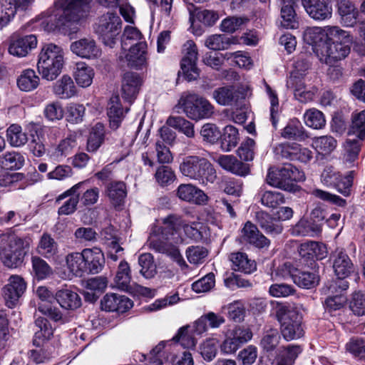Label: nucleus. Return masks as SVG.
<instances>
[{
  "mask_svg": "<svg viewBox=\"0 0 365 365\" xmlns=\"http://www.w3.org/2000/svg\"><path fill=\"white\" fill-rule=\"evenodd\" d=\"M92 0H56L53 6L42 14L41 27L47 32L74 29L72 26L84 17Z\"/></svg>",
  "mask_w": 365,
  "mask_h": 365,
  "instance_id": "obj_1",
  "label": "nucleus"
},
{
  "mask_svg": "<svg viewBox=\"0 0 365 365\" xmlns=\"http://www.w3.org/2000/svg\"><path fill=\"white\" fill-rule=\"evenodd\" d=\"M299 253L303 258L311 259L314 263V259H322L327 257V249L324 244L315 241H307L301 244Z\"/></svg>",
  "mask_w": 365,
  "mask_h": 365,
  "instance_id": "obj_30",
  "label": "nucleus"
},
{
  "mask_svg": "<svg viewBox=\"0 0 365 365\" xmlns=\"http://www.w3.org/2000/svg\"><path fill=\"white\" fill-rule=\"evenodd\" d=\"M85 264V273L98 274L103 268L105 258L103 252L98 247L83 250Z\"/></svg>",
  "mask_w": 365,
  "mask_h": 365,
  "instance_id": "obj_24",
  "label": "nucleus"
},
{
  "mask_svg": "<svg viewBox=\"0 0 365 365\" xmlns=\"http://www.w3.org/2000/svg\"><path fill=\"white\" fill-rule=\"evenodd\" d=\"M6 138L13 147L24 145L28 140L26 134L22 132L21 127L17 124H12L7 128Z\"/></svg>",
  "mask_w": 365,
  "mask_h": 365,
  "instance_id": "obj_54",
  "label": "nucleus"
},
{
  "mask_svg": "<svg viewBox=\"0 0 365 365\" xmlns=\"http://www.w3.org/2000/svg\"><path fill=\"white\" fill-rule=\"evenodd\" d=\"M8 282V284L3 288V296L6 305L9 308H13L17 304L19 298L24 293L26 289V283L19 275L11 276Z\"/></svg>",
  "mask_w": 365,
  "mask_h": 365,
  "instance_id": "obj_14",
  "label": "nucleus"
},
{
  "mask_svg": "<svg viewBox=\"0 0 365 365\" xmlns=\"http://www.w3.org/2000/svg\"><path fill=\"white\" fill-rule=\"evenodd\" d=\"M281 336L276 329H269L264 331L262 336L259 346L264 351H274L279 344Z\"/></svg>",
  "mask_w": 365,
  "mask_h": 365,
  "instance_id": "obj_50",
  "label": "nucleus"
},
{
  "mask_svg": "<svg viewBox=\"0 0 365 365\" xmlns=\"http://www.w3.org/2000/svg\"><path fill=\"white\" fill-rule=\"evenodd\" d=\"M344 33L330 38L323 47H317V56L321 62L332 66L347 56L352 39L348 31L344 30Z\"/></svg>",
  "mask_w": 365,
  "mask_h": 365,
  "instance_id": "obj_6",
  "label": "nucleus"
},
{
  "mask_svg": "<svg viewBox=\"0 0 365 365\" xmlns=\"http://www.w3.org/2000/svg\"><path fill=\"white\" fill-rule=\"evenodd\" d=\"M31 262L33 272L38 279H44L52 274L51 267L40 257H33Z\"/></svg>",
  "mask_w": 365,
  "mask_h": 365,
  "instance_id": "obj_57",
  "label": "nucleus"
},
{
  "mask_svg": "<svg viewBox=\"0 0 365 365\" xmlns=\"http://www.w3.org/2000/svg\"><path fill=\"white\" fill-rule=\"evenodd\" d=\"M293 1L283 0L280 11L281 26L285 29H294L297 27V14L294 8Z\"/></svg>",
  "mask_w": 365,
  "mask_h": 365,
  "instance_id": "obj_42",
  "label": "nucleus"
},
{
  "mask_svg": "<svg viewBox=\"0 0 365 365\" xmlns=\"http://www.w3.org/2000/svg\"><path fill=\"white\" fill-rule=\"evenodd\" d=\"M346 350L355 359L365 361V341L363 339H351L346 344Z\"/></svg>",
  "mask_w": 365,
  "mask_h": 365,
  "instance_id": "obj_58",
  "label": "nucleus"
},
{
  "mask_svg": "<svg viewBox=\"0 0 365 365\" xmlns=\"http://www.w3.org/2000/svg\"><path fill=\"white\" fill-rule=\"evenodd\" d=\"M349 287L346 280L336 279L329 287V293L331 294L324 301V306L329 312L339 310L346 302V297L343 293Z\"/></svg>",
  "mask_w": 365,
  "mask_h": 365,
  "instance_id": "obj_12",
  "label": "nucleus"
},
{
  "mask_svg": "<svg viewBox=\"0 0 365 365\" xmlns=\"http://www.w3.org/2000/svg\"><path fill=\"white\" fill-rule=\"evenodd\" d=\"M11 1H0V29L5 27L14 17L17 11Z\"/></svg>",
  "mask_w": 365,
  "mask_h": 365,
  "instance_id": "obj_61",
  "label": "nucleus"
},
{
  "mask_svg": "<svg viewBox=\"0 0 365 365\" xmlns=\"http://www.w3.org/2000/svg\"><path fill=\"white\" fill-rule=\"evenodd\" d=\"M256 221L264 232L271 236H277L283 231L282 223L264 211L256 213Z\"/></svg>",
  "mask_w": 365,
  "mask_h": 365,
  "instance_id": "obj_32",
  "label": "nucleus"
},
{
  "mask_svg": "<svg viewBox=\"0 0 365 365\" xmlns=\"http://www.w3.org/2000/svg\"><path fill=\"white\" fill-rule=\"evenodd\" d=\"M24 161V157L15 151L0 155V165L6 170H19L23 167Z\"/></svg>",
  "mask_w": 365,
  "mask_h": 365,
  "instance_id": "obj_47",
  "label": "nucleus"
},
{
  "mask_svg": "<svg viewBox=\"0 0 365 365\" xmlns=\"http://www.w3.org/2000/svg\"><path fill=\"white\" fill-rule=\"evenodd\" d=\"M276 316L280 323L281 334L286 341L297 339L303 336L302 316L297 309L280 306Z\"/></svg>",
  "mask_w": 365,
  "mask_h": 365,
  "instance_id": "obj_8",
  "label": "nucleus"
},
{
  "mask_svg": "<svg viewBox=\"0 0 365 365\" xmlns=\"http://www.w3.org/2000/svg\"><path fill=\"white\" fill-rule=\"evenodd\" d=\"M239 139L237 129L233 125H227L222 136V148L230 151L237 145Z\"/></svg>",
  "mask_w": 365,
  "mask_h": 365,
  "instance_id": "obj_55",
  "label": "nucleus"
},
{
  "mask_svg": "<svg viewBox=\"0 0 365 365\" xmlns=\"http://www.w3.org/2000/svg\"><path fill=\"white\" fill-rule=\"evenodd\" d=\"M349 135L363 140L365 138V110L359 113H353L351 124L348 132Z\"/></svg>",
  "mask_w": 365,
  "mask_h": 365,
  "instance_id": "obj_49",
  "label": "nucleus"
},
{
  "mask_svg": "<svg viewBox=\"0 0 365 365\" xmlns=\"http://www.w3.org/2000/svg\"><path fill=\"white\" fill-rule=\"evenodd\" d=\"M175 359V354L168 341H162L153 348L149 355L148 365H163L165 363L172 362Z\"/></svg>",
  "mask_w": 365,
  "mask_h": 365,
  "instance_id": "obj_27",
  "label": "nucleus"
},
{
  "mask_svg": "<svg viewBox=\"0 0 365 365\" xmlns=\"http://www.w3.org/2000/svg\"><path fill=\"white\" fill-rule=\"evenodd\" d=\"M40 78L33 69H26L17 79V85L20 90L29 92L35 90L39 85Z\"/></svg>",
  "mask_w": 365,
  "mask_h": 365,
  "instance_id": "obj_44",
  "label": "nucleus"
},
{
  "mask_svg": "<svg viewBox=\"0 0 365 365\" xmlns=\"http://www.w3.org/2000/svg\"><path fill=\"white\" fill-rule=\"evenodd\" d=\"M85 184L86 181L80 182L58 197L56 202L72 196L58 208V213L59 215H69L75 212L79 202V194L77 192Z\"/></svg>",
  "mask_w": 365,
  "mask_h": 365,
  "instance_id": "obj_22",
  "label": "nucleus"
},
{
  "mask_svg": "<svg viewBox=\"0 0 365 365\" xmlns=\"http://www.w3.org/2000/svg\"><path fill=\"white\" fill-rule=\"evenodd\" d=\"M242 237L245 242L257 248L267 247L270 245L269 240L250 221H247L242 229Z\"/></svg>",
  "mask_w": 365,
  "mask_h": 365,
  "instance_id": "obj_28",
  "label": "nucleus"
},
{
  "mask_svg": "<svg viewBox=\"0 0 365 365\" xmlns=\"http://www.w3.org/2000/svg\"><path fill=\"white\" fill-rule=\"evenodd\" d=\"M183 57L181 60L180 68L188 81L195 80L199 76V71L196 66L198 51L195 42L187 41L182 46Z\"/></svg>",
  "mask_w": 365,
  "mask_h": 365,
  "instance_id": "obj_11",
  "label": "nucleus"
},
{
  "mask_svg": "<svg viewBox=\"0 0 365 365\" xmlns=\"http://www.w3.org/2000/svg\"><path fill=\"white\" fill-rule=\"evenodd\" d=\"M293 282L301 288L311 289L319 284V277L314 271L301 270L297 268L296 274H294Z\"/></svg>",
  "mask_w": 365,
  "mask_h": 365,
  "instance_id": "obj_43",
  "label": "nucleus"
},
{
  "mask_svg": "<svg viewBox=\"0 0 365 365\" xmlns=\"http://www.w3.org/2000/svg\"><path fill=\"white\" fill-rule=\"evenodd\" d=\"M63 65L64 51L61 46L53 43H46L41 46L37 69L43 79L55 80L61 74Z\"/></svg>",
  "mask_w": 365,
  "mask_h": 365,
  "instance_id": "obj_2",
  "label": "nucleus"
},
{
  "mask_svg": "<svg viewBox=\"0 0 365 365\" xmlns=\"http://www.w3.org/2000/svg\"><path fill=\"white\" fill-rule=\"evenodd\" d=\"M306 125L314 129H320L325 125V118L322 112L317 109H309L304 115Z\"/></svg>",
  "mask_w": 365,
  "mask_h": 365,
  "instance_id": "obj_59",
  "label": "nucleus"
},
{
  "mask_svg": "<svg viewBox=\"0 0 365 365\" xmlns=\"http://www.w3.org/2000/svg\"><path fill=\"white\" fill-rule=\"evenodd\" d=\"M70 48L73 53L84 58L95 59L101 55V48L91 38H83L76 41L71 44Z\"/></svg>",
  "mask_w": 365,
  "mask_h": 365,
  "instance_id": "obj_20",
  "label": "nucleus"
},
{
  "mask_svg": "<svg viewBox=\"0 0 365 365\" xmlns=\"http://www.w3.org/2000/svg\"><path fill=\"white\" fill-rule=\"evenodd\" d=\"M36 251L48 259H55L58 254V245L48 233H43L40 237Z\"/></svg>",
  "mask_w": 365,
  "mask_h": 365,
  "instance_id": "obj_34",
  "label": "nucleus"
},
{
  "mask_svg": "<svg viewBox=\"0 0 365 365\" xmlns=\"http://www.w3.org/2000/svg\"><path fill=\"white\" fill-rule=\"evenodd\" d=\"M281 136L285 139L302 141L308 136L301 122L296 118L291 119L282 130Z\"/></svg>",
  "mask_w": 365,
  "mask_h": 365,
  "instance_id": "obj_39",
  "label": "nucleus"
},
{
  "mask_svg": "<svg viewBox=\"0 0 365 365\" xmlns=\"http://www.w3.org/2000/svg\"><path fill=\"white\" fill-rule=\"evenodd\" d=\"M312 145L319 153L328 154L335 149L336 140L331 136H320L313 140Z\"/></svg>",
  "mask_w": 365,
  "mask_h": 365,
  "instance_id": "obj_60",
  "label": "nucleus"
},
{
  "mask_svg": "<svg viewBox=\"0 0 365 365\" xmlns=\"http://www.w3.org/2000/svg\"><path fill=\"white\" fill-rule=\"evenodd\" d=\"M302 5L313 19L324 21L332 15V6L329 0H302Z\"/></svg>",
  "mask_w": 365,
  "mask_h": 365,
  "instance_id": "obj_17",
  "label": "nucleus"
},
{
  "mask_svg": "<svg viewBox=\"0 0 365 365\" xmlns=\"http://www.w3.org/2000/svg\"><path fill=\"white\" fill-rule=\"evenodd\" d=\"M133 305V302L127 297L115 293L106 294L101 301L102 310L124 313Z\"/></svg>",
  "mask_w": 365,
  "mask_h": 365,
  "instance_id": "obj_19",
  "label": "nucleus"
},
{
  "mask_svg": "<svg viewBox=\"0 0 365 365\" xmlns=\"http://www.w3.org/2000/svg\"><path fill=\"white\" fill-rule=\"evenodd\" d=\"M178 197L186 202L196 205H205L208 200L207 195L192 184H181L177 189Z\"/></svg>",
  "mask_w": 365,
  "mask_h": 365,
  "instance_id": "obj_26",
  "label": "nucleus"
},
{
  "mask_svg": "<svg viewBox=\"0 0 365 365\" xmlns=\"http://www.w3.org/2000/svg\"><path fill=\"white\" fill-rule=\"evenodd\" d=\"M36 45L37 38L36 36L33 34L13 38L9 46V52L13 56L24 57L26 56L31 49L36 48Z\"/></svg>",
  "mask_w": 365,
  "mask_h": 365,
  "instance_id": "obj_25",
  "label": "nucleus"
},
{
  "mask_svg": "<svg viewBox=\"0 0 365 365\" xmlns=\"http://www.w3.org/2000/svg\"><path fill=\"white\" fill-rule=\"evenodd\" d=\"M334 273L337 279H343L349 276L354 271V264L343 249H336L331 256Z\"/></svg>",
  "mask_w": 365,
  "mask_h": 365,
  "instance_id": "obj_18",
  "label": "nucleus"
},
{
  "mask_svg": "<svg viewBox=\"0 0 365 365\" xmlns=\"http://www.w3.org/2000/svg\"><path fill=\"white\" fill-rule=\"evenodd\" d=\"M340 34L344 35V30L339 26L309 27L304 32V39L312 46V49L317 54V47H323L330 38Z\"/></svg>",
  "mask_w": 365,
  "mask_h": 365,
  "instance_id": "obj_10",
  "label": "nucleus"
},
{
  "mask_svg": "<svg viewBox=\"0 0 365 365\" xmlns=\"http://www.w3.org/2000/svg\"><path fill=\"white\" fill-rule=\"evenodd\" d=\"M149 247L157 252L166 255L175 262L181 268L185 269L188 267L179 249L170 242L162 240L159 237L153 235L148 240Z\"/></svg>",
  "mask_w": 365,
  "mask_h": 365,
  "instance_id": "obj_13",
  "label": "nucleus"
},
{
  "mask_svg": "<svg viewBox=\"0 0 365 365\" xmlns=\"http://www.w3.org/2000/svg\"><path fill=\"white\" fill-rule=\"evenodd\" d=\"M179 169L182 175L202 185L213 183L217 178L216 171L206 158L197 155H189L182 158Z\"/></svg>",
  "mask_w": 365,
  "mask_h": 365,
  "instance_id": "obj_3",
  "label": "nucleus"
},
{
  "mask_svg": "<svg viewBox=\"0 0 365 365\" xmlns=\"http://www.w3.org/2000/svg\"><path fill=\"white\" fill-rule=\"evenodd\" d=\"M76 145V135H69L65 139L62 140L58 146L55 148L53 155L56 158H61L66 156Z\"/></svg>",
  "mask_w": 365,
  "mask_h": 365,
  "instance_id": "obj_64",
  "label": "nucleus"
},
{
  "mask_svg": "<svg viewBox=\"0 0 365 365\" xmlns=\"http://www.w3.org/2000/svg\"><path fill=\"white\" fill-rule=\"evenodd\" d=\"M138 264L140 267V273L146 279H151L157 273L156 264L153 257L150 253H143L138 257Z\"/></svg>",
  "mask_w": 365,
  "mask_h": 365,
  "instance_id": "obj_52",
  "label": "nucleus"
},
{
  "mask_svg": "<svg viewBox=\"0 0 365 365\" xmlns=\"http://www.w3.org/2000/svg\"><path fill=\"white\" fill-rule=\"evenodd\" d=\"M232 43V40L222 34H214L208 36L205 42L207 48L214 51L225 50Z\"/></svg>",
  "mask_w": 365,
  "mask_h": 365,
  "instance_id": "obj_56",
  "label": "nucleus"
},
{
  "mask_svg": "<svg viewBox=\"0 0 365 365\" xmlns=\"http://www.w3.org/2000/svg\"><path fill=\"white\" fill-rule=\"evenodd\" d=\"M128 110V108H124L122 106L118 96H112L108 104L107 111L110 128L113 130L118 129L124 119L125 113Z\"/></svg>",
  "mask_w": 365,
  "mask_h": 365,
  "instance_id": "obj_29",
  "label": "nucleus"
},
{
  "mask_svg": "<svg viewBox=\"0 0 365 365\" xmlns=\"http://www.w3.org/2000/svg\"><path fill=\"white\" fill-rule=\"evenodd\" d=\"M56 96L61 99H67L74 96L76 88L72 78L68 75H63L53 86Z\"/></svg>",
  "mask_w": 365,
  "mask_h": 365,
  "instance_id": "obj_37",
  "label": "nucleus"
},
{
  "mask_svg": "<svg viewBox=\"0 0 365 365\" xmlns=\"http://www.w3.org/2000/svg\"><path fill=\"white\" fill-rule=\"evenodd\" d=\"M184 220L176 214H170L162 218L163 227L161 234L167 240H172L174 243H182L183 240L179 231L183 225Z\"/></svg>",
  "mask_w": 365,
  "mask_h": 365,
  "instance_id": "obj_16",
  "label": "nucleus"
},
{
  "mask_svg": "<svg viewBox=\"0 0 365 365\" xmlns=\"http://www.w3.org/2000/svg\"><path fill=\"white\" fill-rule=\"evenodd\" d=\"M290 233L293 236H309L317 235L322 231V225L309 220L302 218L291 229Z\"/></svg>",
  "mask_w": 365,
  "mask_h": 365,
  "instance_id": "obj_35",
  "label": "nucleus"
},
{
  "mask_svg": "<svg viewBox=\"0 0 365 365\" xmlns=\"http://www.w3.org/2000/svg\"><path fill=\"white\" fill-rule=\"evenodd\" d=\"M229 259L232 262V268L235 271L251 274L256 270L257 266L254 260L250 259L247 254L244 252L231 253Z\"/></svg>",
  "mask_w": 365,
  "mask_h": 365,
  "instance_id": "obj_36",
  "label": "nucleus"
},
{
  "mask_svg": "<svg viewBox=\"0 0 365 365\" xmlns=\"http://www.w3.org/2000/svg\"><path fill=\"white\" fill-rule=\"evenodd\" d=\"M166 124L175 129L179 130L188 138H193L195 135L194 125L180 116H170Z\"/></svg>",
  "mask_w": 365,
  "mask_h": 365,
  "instance_id": "obj_51",
  "label": "nucleus"
},
{
  "mask_svg": "<svg viewBox=\"0 0 365 365\" xmlns=\"http://www.w3.org/2000/svg\"><path fill=\"white\" fill-rule=\"evenodd\" d=\"M106 194L115 206L120 205L127 195L125 183L123 181H113L106 186Z\"/></svg>",
  "mask_w": 365,
  "mask_h": 365,
  "instance_id": "obj_41",
  "label": "nucleus"
},
{
  "mask_svg": "<svg viewBox=\"0 0 365 365\" xmlns=\"http://www.w3.org/2000/svg\"><path fill=\"white\" fill-rule=\"evenodd\" d=\"M338 12L344 26H353L356 23L358 11L349 0L340 1Z\"/></svg>",
  "mask_w": 365,
  "mask_h": 365,
  "instance_id": "obj_40",
  "label": "nucleus"
},
{
  "mask_svg": "<svg viewBox=\"0 0 365 365\" xmlns=\"http://www.w3.org/2000/svg\"><path fill=\"white\" fill-rule=\"evenodd\" d=\"M34 324L36 329L33 343L36 346H41L51 338L53 330L48 321L42 317H36Z\"/></svg>",
  "mask_w": 365,
  "mask_h": 365,
  "instance_id": "obj_33",
  "label": "nucleus"
},
{
  "mask_svg": "<svg viewBox=\"0 0 365 365\" xmlns=\"http://www.w3.org/2000/svg\"><path fill=\"white\" fill-rule=\"evenodd\" d=\"M207 255V250L202 246H190L186 250L187 260L193 264L203 263Z\"/></svg>",
  "mask_w": 365,
  "mask_h": 365,
  "instance_id": "obj_62",
  "label": "nucleus"
},
{
  "mask_svg": "<svg viewBox=\"0 0 365 365\" xmlns=\"http://www.w3.org/2000/svg\"><path fill=\"white\" fill-rule=\"evenodd\" d=\"M105 127L101 123H97L91 129L88 142L87 149L89 152L96 151L104 141Z\"/></svg>",
  "mask_w": 365,
  "mask_h": 365,
  "instance_id": "obj_48",
  "label": "nucleus"
},
{
  "mask_svg": "<svg viewBox=\"0 0 365 365\" xmlns=\"http://www.w3.org/2000/svg\"><path fill=\"white\" fill-rule=\"evenodd\" d=\"M212 98L220 106H237L245 98V93L233 86H225L214 90Z\"/></svg>",
  "mask_w": 365,
  "mask_h": 365,
  "instance_id": "obj_15",
  "label": "nucleus"
},
{
  "mask_svg": "<svg viewBox=\"0 0 365 365\" xmlns=\"http://www.w3.org/2000/svg\"><path fill=\"white\" fill-rule=\"evenodd\" d=\"M304 174L292 164L269 169L266 180L269 185L290 192L299 190L297 182L304 180Z\"/></svg>",
  "mask_w": 365,
  "mask_h": 365,
  "instance_id": "obj_4",
  "label": "nucleus"
},
{
  "mask_svg": "<svg viewBox=\"0 0 365 365\" xmlns=\"http://www.w3.org/2000/svg\"><path fill=\"white\" fill-rule=\"evenodd\" d=\"M130 269L128 264L125 262H120L116 276L115 277V286L120 290L133 293L134 287L130 284Z\"/></svg>",
  "mask_w": 365,
  "mask_h": 365,
  "instance_id": "obj_38",
  "label": "nucleus"
},
{
  "mask_svg": "<svg viewBox=\"0 0 365 365\" xmlns=\"http://www.w3.org/2000/svg\"><path fill=\"white\" fill-rule=\"evenodd\" d=\"M1 242H7L0 251L4 264L9 268L20 266L29 247V240L19 237L14 234H1Z\"/></svg>",
  "mask_w": 365,
  "mask_h": 365,
  "instance_id": "obj_7",
  "label": "nucleus"
},
{
  "mask_svg": "<svg viewBox=\"0 0 365 365\" xmlns=\"http://www.w3.org/2000/svg\"><path fill=\"white\" fill-rule=\"evenodd\" d=\"M142 80L138 73L126 72L122 78L121 94L128 102L132 103L136 98Z\"/></svg>",
  "mask_w": 365,
  "mask_h": 365,
  "instance_id": "obj_23",
  "label": "nucleus"
},
{
  "mask_svg": "<svg viewBox=\"0 0 365 365\" xmlns=\"http://www.w3.org/2000/svg\"><path fill=\"white\" fill-rule=\"evenodd\" d=\"M55 299L61 308L66 310L73 311L81 306V299L76 292L63 288L56 291Z\"/></svg>",
  "mask_w": 365,
  "mask_h": 365,
  "instance_id": "obj_31",
  "label": "nucleus"
},
{
  "mask_svg": "<svg viewBox=\"0 0 365 365\" xmlns=\"http://www.w3.org/2000/svg\"><path fill=\"white\" fill-rule=\"evenodd\" d=\"M147 43L145 41L135 43L125 56L128 66L142 69L147 65Z\"/></svg>",
  "mask_w": 365,
  "mask_h": 365,
  "instance_id": "obj_21",
  "label": "nucleus"
},
{
  "mask_svg": "<svg viewBox=\"0 0 365 365\" xmlns=\"http://www.w3.org/2000/svg\"><path fill=\"white\" fill-rule=\"evenodd\" d=\"M359 138L347 139L345 145L346 154L344 161L351 165L357 158L361 149V144Z\"/></svg>",
  "mask_w": 365,
  "mask_h": 365,
  "instance_id": "obj_63",
  "label": "nucleus"
},
{
  "mask_svg": "<svg viewBox=\"0 0 365 365\" xmlns=\"http://www.w3.org/2000/svg\"><path fill=\"white\" fill-rule=\"evenodd\" d=\"M68 269L76 277H82L85 273L83 251L71 252L66 257Z\"/></svg>",
  "mask_w": 365,
  "mask_h": 365,
  "instance_id": "obj_45",
  "label": "nucleus"
},
{
  "mask_svg": "<svg viewBox=\"0 0 365 365\" xmlns=\"http://www.w3.org/2000/svg\"><path fill=\"white\" fill-rule=\"evenodd\" d=\"M121 29L120 17L110 11L101 15L94 26V31L98 38L110 48H113L116 43Z\"/></svg>",
  "mask_w": 365,
  "mask_h": 365,
  "instance_id": "obj_9",
  "label": "nucleus"
},
{
  "mask_svg": "<svg viewBox=\"0 0 365 365\" xmlns=\"http://www.w3.org/2000/svg\"><path fill=\"white\" fill-rule=\"evenodd\" d=\"M73 76L78 86L84 88L88 87L93 81V69L83 62L77 63Z\"/></svg>",
  "mask_w": 365,
  "mask_h": 365,
  "instance_id": "obj_46",
  "label": "nucleus"
},
{
  "mask_svg": "<svg viewBox=\"0 0 365 365\" xmlns=\"http://www.w3.org/2000/svg\"><path fill=\"white\" fill-rule=\"evenodd\" d=\"M175 108L178 113L181 110L188 118L196 121L210 118L215 109L205 98L192 93H183Z\"/></svg>",
  "mask_w": 365,
  "mask_h": 365,
  "instance_id": "obj_5",
  "label": "nucleus"
},
{
  "mask_svg": "<svg viewBox=\"0 0 365 365\" xmlns=\"http://www.w3.org/2000/svg\"><path fill=\"white\" fill-rule=\"evenodd\" d=\"M261 203L267 207L275 208L284 202V195L277 191L261 190L258 194Z\"/></svg>",
  "mask_w": 365,
  "mask_h": 365,
  "instance_id": "obj_53",
  "label": "nucleus"
}]
</instances>
